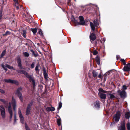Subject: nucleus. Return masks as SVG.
Segmentation results:
<instances>
[{
    "mask_svg": "<svg viewBox=\"0 0 130 130\" xmlns=\"http://www.w3.org/2000/svg\"><path fill=\"white\" fill-rule=\"evenodd\" d=\"M125 117L126 119H129L130 117V112L129 111L126 112L125 114Z\"/></svg>",
    "mask_w": 130,
    "mask_h": 130,
    "instance_id": "20",
    "label": "nucleus"
},
{
    "mask_svg": "<svg viewBox=\"0 0 130 130\" xmlns=\"http://www.w3.org/2000/svg\"><path fill=\"white\" fill-rule=\"evenodd\" d=\"M123 89L124 90H125L127 89V87L125 85H123Z\"/></svg>",
    "mask_w": 130,
    "mask_h": 130,
    "instance_id": "47",
    "label": "nucleus"
},
{
    "mask_svg": "<svg viewBox=\"0 0 130 130\" xmlns=\"http://www.w3.org/2000/svg\"><path fill=\"white\" fill-rule=\"evenodd\" d=\"M10 32L8 31H7L5 33V34H3V36H7L9 35H10Z\"/></svg>",
    "mask_w": 130,
    "mask_h": 130,
    "instance_id": "38",
    "label": "nucleus"
},
{
    "mask_svg": "<svg viewBox=\"0 0 130 130\" xmlns=\"http://www.w3.org/2000/svg\"><path fill=\"white\" fill-rule=\"evenodd\" d=\"M62 105V103L61 102H60L59 104L58 107L57 108L58 110H59L61 107Z\"/></svg>",
    "mask_w": 130,
    "mask_h": 130,
    "instance_id": "37",
    "label": "nucleus"
},
{
    "mask_svg": "<svg viewBox=\"0 0 130 130\" xmlns=\"http://www.w3.org/2000/svg\"><path fill=\"white\" fill-rule=\"evenodd\" d=\"M89 37L91 42L95 45H96L97 43L96 41V40L94 42L96 39V36L95 34L93 32L91 33Z\"/></svg>",
    "mask_w": 130,
    "mask_h": 130,
    "instance_id": "4",
    "label": "nucleus"
},
{
    "mask_svg": "<svg viewBox=\"0 0 130 130\" xmlns=\"http://www.w3.org/2000/svg\"><path fill=\"white\" fill-rule=\"evenodd\" d=\"M46 110L47 111H54L55 110V108L53 107H47L46 109Z\"/></svg>",
    "mask_w": 130,
    "mask_h": 130,
    "instance_id": "14",
    "label": "nucleus"
},
{
    "mask_svg": "<svg viewBox=\"0 0 130 130\" xmlns=\"http://www.w3.org/2000/svg\"><path fill=\"white\" fill-rule=\"evenodd\" d=\"M118 130H126L125 120L121 122L120 126H118Z\"/></svg>",
    "mask_w": 130,
    "mask_h": 130,
    "instance_id": "6",
    "label": "nucleus"
},
{
    "mask_svg": "<svg viewBox=\"0 0 130 130\" xmlns=\"http://www.w3.org/2000/svg\"><path fill=\"white\" fill-rule=\"evenodd\" d=\"M0 92H1V93L4 94L5 93V91L3 90H2L1 89H0Z\"/></svg>",
    "mask_w": 130,
    "mask_h": 130,
    "instance_id": "50",
    "label": "nucleus"
},
{
    "mask_svg": "<svg viewBox=\"0 0 130 130\" xmlns=\"http://www.w3.org/2000/svg\"><path fill=\"white\" fill-rule=\"evenodd\" d=\"M129 69L128 68L126 65V66H124L123 69L124 72H126L129 71Z\"/></svg>",
    "mask_w": 130,
    "mask_h": 130,
    "instance_id": "22",
    "label": "nucleus"
},
{
    "mask_svg": "<svg viewBox=\"0 0 130 130\" xmlns=\"http://www.w3.org/2000/svg\"><path fill=\"white\" fill-rule=\"evenodd\" d=\"M38 34L40 35V36L41 37H43V33L41 29H40L39 30V31L38 32Z\"/></svg>",
    "mask_w": 130,
    "mask_h": 130,
    "instance_id": "34",
    "label": "nucleus"
},
{
    "mask_svg": "<svg viewBox=\"0 0 130 130\" xmlns=\"http://www.w3.org/2000/svg\"><path fill=\"white\" fill-rule=\"evenodd\" d=\"M90 25L92 30L93 31H94L95 27L94 25L92 22H90Z\"/></svg>",
    "mask_w": 130,
    "mask_h": 130,
    "instance_id": "18",
    "label": "nucleus"
},
{
    "mask_svg": "<svg viewBox=\"0 0 130 130\" xmlns=\"http://www.w3.org/2000/svg\"><path fill=\"white\" fill-rule=\"evenodd\" d=\"M120 61L122 62L123 64L124 65H126L125 60L124 59H120Z\"/></svg>",
    "mask_w": 130,
    "mask_h": 130,
    "instance_id": "36",
    "label": "nucleus"
},
{
    "mask_svg": "<svg viewBox=\"0 0 130 130\" xmlns=\"http://www.w3.org/2000/svg\"><path fill=\"white\" fill-rule=\"evenodd\" d=\"M6 49L4 50L2 52V53L1 54L0 57V59L3 57V56L5 55L6 54Z\"/></svg>",
    "mask_w": 130,
    "mask_h": 130,
    "instance_id": "23",
    "label": "nucleus"
},
{
    "mask_svg": "<svg viewBox=\"0 0 130 130\" xmlns=\"http://www.w3.org/2000/svg\"><path fill=\"white\" fill-rule=\"evenodd\" d=\"M22 89L21 87H20L17 88L15 93V94L19 98L21 101L23 102V97L22 93L20 92Z\"/></svg>",
    "mask_w": 130,
    "mask_h": 130,
    "instance_id": "2",
    "label": "nucleus"
},
{
    "mask_svg": "<svg viewBox=\"0 0 130 130\" xmlns=\"http://www.w3.org/2000/svg\"><path fill=\"white\" fill-rule=\"evenodd\" d=\"M97 41L99 42H101V43H102V41H101V40H100V39H97Z\"/></svg>",
    "mask_w": 130,
    "mask_h": 130,
    "instance_id": "57",
    "label": "nucleus"
},
{
    "mask_svg": "<svg viewBox=\"0 0 130 130\" xmlns=\"http://www.w3.org/2000/svg\"><path fill=\"white\" fill-rule=\"evenodd\" d=\"M0 101L3 102L4 104L7 106L8 105V102L7 101L5 100L4 99H0Z\"/></svg>",
    "mask_w": 130,
    "mask_h": 130,
    "instance_id": "26",
    "label": "nucleus"
},
{
    "mask_svg": "<svg viewBox=\"0 0 130 130\" xmlns=\"http://www.w3.org/2000/svg\"><path fill=\"white\" fill-rule=\"evenodd\" d=\"M26 30H24L22 31V35L24 38H26Z\"/></svg>",
    "mask_w": 130,
    "mask_h": 130,
    "instance_id": "35",
    "label": "nucleus"
},
{
    "mask_svg": "<svg viewBox=\"0 0 130 130\" xmlns=\"http://www.w3.org/2000/svg\"><path fill=\"white\" fill-rule=\"evenodd\" d=\"M18 114L19 115V117L20 118V120L21 122H23L24 118L23 116L22 115L21 110L19 109L18 110Z\"/></svg>",
    "mask_w": 130,
    "mask_h": 130,
    "instance_id": "9",
    "label": "nucleus"
},
{
    "mask_svg": "<svg viewBox=\"0 0 130 130\" xmlns=\"http://www.w3.org/2000/svg\"><path fill=\"white\" fill-rule=\"evenodd\" d=\"M110 72H107V73H106L107 74H108V75H109V74H110Z\"/></svg>",
    "mask_w": 130,
    "mask_h": 130,
    "instance_id": "62",
    "label": "nucleus"
},
{
    "mask_svg": "<svg viewBox=\"0 0 130 130\" xmlns=\"http://www.w3.org/2000/svg\"><path fill=\"white\" fill-rule=\"evenodd\" d=\"M17 120V118L16 114L15 113L14 115V123H15L16 121Z\"/></svg>",
    "mask_w": 130,
    "mask_h": 130,
    "instance_id": "48",
    "label": "nucleus"
},
{
    "mask_svg": "<svg viewBox=\"0 0 130 130\" xmlns=\"http://www.w3.org/2000/svg\"><path fill=\"white\" fill-rule=\"evenodd\" d=\"M92 73L93 74V76L94 77H95L97 76L98 73L96 72L95 70H93L92 71Z\"/></svg>",
    "mask_w": 130,
    "mask_h": 130,
    "instance_id": "29",
    "label": "nucleus"
},
{
    "mask_svg": "<svg viewBox=\"0 0 130 130\" xmlns=\"http://www.w3.org/2000/svg\"><path fill=\"white\" fill-rule=\"evenodd\" d=\"M120 94V96L121 98H125L126 97V93L124 90H122Z\"/></svg>",
    "mask_w": 130,
    "mask_h": 130,
    "instance_id": "11",
    "label": "nucleus"
},
{
    "mask_svg": "<svg viewBox=\"0 0 130 130\" xmlns=\"http://www.w3.org/2000/svg\"><path fill=\"white\" fill-rule=\"evenodd\" d=\"M40 64L38 63L37 64L35 70L37 72V71L39 72V71H40L39 69L38 68L40 66Z\"/></svg>",
    "mask_w": 130,
    "mask_h": 130,
    "instance_id": "31",
    "label": "nucleus"
},
{
    "mask_svg": "<svg viewBox=\"0 0 130 130\" xmlns=\"http://www.w3.org/2000/svg\"><path fill=\"white\" fill-rule=\"evenodd\" d=\"M126 65L128 67V68L129 69V70L130 71V63H128Z\"/></svg>",
    "mask_w": 130,
    "mask_h": 130,
    "instance_id": "51",
    "label": "nucleus"
},
{
    "mask_svg": "<svg viewBox=\"0 0 130 130\" xmlns=\"http://www.w3.org/2000/svg\"><path fill=\"white\" fill-rule=\"evenodd\" d=\"M98 77L100 78H102V76L101 74H100L98 75Z\"/></svg>",
    "mask_w": 130,
    "mask_h": 130,
    "instance_id": "55",
    "label": "nucleus"
},
{
    "mask_svg": "<svg viewBox=\"0 0 130 130\" xmlns=\"http://www.w3.org/2000/svg\"><path fill=\"white\" fill-rule=\"evenodd\" d=\"M98 94L101 99H106V95L105 94L101 93H99Z\"/></svg>",
    "mask_w": 130,
    "mask_h": 130,
    "instance_id": "10",
    "label": "nucleus"
},
{
    "mask_svg": "<svg viewBox=\"0 0 130 130\" xmlns=\"http://www.w3.org/2000/svg\"><path fill=\"white\" fill-rule=\"evenodd\" d=\"M37 30V29L36 28H31L30 29V31H32L34 34H35L36 33Z\"/></svg>",
    "mask_w": 130,
    "mask_h": 130,
    "instance_id": "27",
    "label": "nucleus"
},
{
    "mask_svg": "<svg viewBox=\"0 0 130 130\" xmlns=\"http://www.w3.org/2000/svg\"><path fill=\"white\" fill-rule=\"evenodd\" d=\"M24 44L26 45H27L28 46H29V44L27 43H24Z\"/></svg>",
    "mask_w": 130,
    "mask_h": 130,
    "instance_id": "59",
    "label": "nucleus"
},
{
    "mask_svg": "<svg viewBox=\"0 0 130 130\" xmlns=\"http://www.w3.org/2000/svg\"><path fill=\"white\" fill-rule=\"evenodd\" d=\"M35 62H33L31 65V68L32 69L35 67Z\"/></svg>",
    "mask_w": 130,
    "mask_h": 130,
    "instance_id": "44",
    "label": "nucleus"
},
{
    "mask_svg": "<svg viewBox=\"0 0 130 130\" xmlns=\"http://www.w3.org/2000/svg\"><path fill=\"white\" fill-rule=\"evenodd\" d=\"M79 19L80 20V21L83 20H84V17L82 16H79Z\"/></svg>",
    "mask_w": 130,
    "mask_h": 130,
    "instance_id": "43",
    "label": "nucleus"
},
{
    "mask_svg": "<svg viewBox=\"0 0 130 130\" xmlns=\"http://www.w3.org/2000/svg\"><path fill=\"white\" fill-rule=\"evenodd\" d=\"M23 55L25 57H28L29 56V54L26 52H24L23 53Z\"/></svg>",
    "mask_w": 130,
    "mask_h": 130,
    "instance_id": "32",
    "label": "nucleus"
},
{
    "mask_svg": "<svg viewBox=\"0 0 130 130\" xmlns=\"http://www.w3.org/2000/svg\"><path fill=\"white\" fill-rule=\"evenodd\" d=\"M14 2L15 3V4L18 5V0H13Z\"/></svg>",
    "mask_w": 130,
    "mask_h": 130,
    "instance_id": "49",
    "label": "nucleus"
},
{
    "mask_svg": "<svg viewBox=\"0 0 130 130\" xmlns=\"http://www.w3.org/2000/svg\"><path fill=\"white\" fill-rule=\"evenodd\" d=\"M95 60L96 61L97 64L99 65L100 64V58L98 55L97 56L95 59Z\"/></svg>",
    "mask_w": 130,
    "mask_h": 130,
    "instance_id": "15",
    "label": "nucleus"
},
{
    "mask_svg": "<svg viewBox=\"0 0 130 130\" xmlns=\"http://www.w3.org/2000/svg\"><path fill=\"white\" fill-rule=\"evenodd\" d=\"M98 53V52L96 50H95L93 51V54L94 55H96Z\"/></svg>",
    "mask_w": 130,
    "mask_h": 130,
    "instance_id": "42",
    "label": "nucleus"
},
{
    "mask_svg": "<svg viewBox=\"0 0 130 130\" xmlns=\"http://www.w3.org/2000/svg\"><path fill=\"white\" fill-rule=\"evenodd\" d=\"M30 51L31 52L32 54V56H34L35 57H36L39 56V54L37 51L35 52L33 50H31Z\"/></svg>",
    "mask_w": 130,
    "mask_h": 130,
    "instance_id": "12",
    "label": "nucleus"
},
{
    "mask_svg": "<svg viewBox=\"0 0 130 130\" xmlns=\"http://www.w3.org/2000/svg\"><path fill=\"white\" fill-rule=\"evenodd\" d=\"M4 81L6 83L14 84L18 85H19V82L17 80H12L11 79H4Z\"/></svg>",
    "mask_w": 130,
    "mask_h": 130,
    "instance_id": "5",
    "label": "nucleus"
},
{
    "mask_svg": "<svg viewBox=\"0 0 130 130\" xmlns=\"http://www.w3.org/2000/svg\"><path fill=\"white\" fill-rule=\"evenodd\" d=\"M121 116V113L119 110L117 111L113 116V119H114L115 122H119Z\"/></svg>",
    "mask_w": 130,
    "mask_h": 130,
    "instance_id": "3",
    "label": "nucleus"
},
{
    "mask_svg": "<svg viewBox=\"0 0 130 130\" xmlns=\"http://www.w3.org/2000/svg\"><path fill=\"white\" fill-rule=\"evenodd\" d=\"M94 105L95 107L97 108H99L100 107V104L99 102L96 101L94 102Z\"/></svg>",
    "mask_w": 130,
    "mask_h": 130,
    "instance_id": "16",
    "label": "nucleus"
},
{
    "mask_svg": "<svg viewBox=\"0 0 130 130\" xmlns=\"http://www.w3.org/2000/svg\"><path fill=\"white\" fill-rule=\"evenodd\" d=\"M13 115H10V119H11L12 118Z\"/></svg>",
    "mask_w": 130,
    "mask_h": 130,
    "instance_id": "58",
    "label": "nucleus"
},
{
    "mask_svg": "<svg viewBox=\"0 0 130 130\" xmlns=\"http://www.w3.org/2000/svg\"><path fill=\"white\" fill-rule=\"evenodd\" d=\"M12 15L13 16H15L14 14H13Z\"/></svg>",
    "mask_w": 130,
    "mask_h": 130,
    "instance_id": "64",
    "label": "nucleus"
},
{
    "mask_svg": "<svg viewBox=\"0 0 130 130\" xmlns=\"http://www.w3.org/2000/svg\"><path fill=\"white\" fill-rule=\"evenodd\" d=\"M98 90L99 91V93H101V92H103L104 93H106L107 91L105 90H103L102 88H100L98 89Z\"/></svg>",
    "mask_w": 130,
    "mask_h": 130,
    "instance_id": "33",
    "label": "nucleus"
},
{
    "mask_svg": "<svg viewBox=\"0 0 130 130\" xmlns=\"http://www.w3.org/2000/svg\"><path fill=\"white\" fill-rule=\"evenodd\" d=\"M12 109H11V105H9L8 108V110Z\"/></svg>",
    "mask_w": 130,
    "mask_h": 130,
    "instance_id": "53",
    "label": "nucleus"
},
{
    "mask_svg": "<svg viewBox=\"0 0 130 130\" xmlns=\"http://www.w3.org/2000/svg\"><path fill=\"white\" fill-rule=\"evenodd\" d=\"M9 105H11L10 102H9Z\"/></svg>",
    "mask_w": 130,
    "mask_h": 130,
    "instance_id": "63",
    "label": "nucleus"
},
{
    "mask_svg": "<svg viewBox=\"0 0 130 130\" xmlns=\"http://www.w3.org/2000/svg\"><path fill=\"white\" fill-rule=\"evenodd\" d=\"M25 126L26 130H30L29 128L26 123H25Z\"/></svg>",
    "mask_w": 130,
    "mask_h": 130,
    "instance_id": "40",
    "label": "nucleus"
},
{
    "mask_svg": "<svg viewBox=\"0 0 130 130\" xmlns=\"http://www.w3.org/2000/svg\"><path fill=\"white\" fill-rule=\"evenodd\" d=\"M6 67L10 69H13L14 70H15V69H14L12 66H11L10 65L7 64H5Z\"/></svg>",
    "mask_w": 130,
    "mask_h": 130,
    "instance_id": "24",
    "label": "nucleus"
},
{
    "mask_svg": "<svg viewBox=\"0 0 130 130\" xmlns=\"http://www.w3.org/2000/svg\"><path fill=\"white\" fill-rule=\"evenodd\" d=\"M74 23L75 24L77 25H85V21L84 20L80 21L79 22H77L76 20H75Z\"/></svg>",
    "mask_w": 130,
    "mask_h": 130,
    "instance_id": "8",
    "label": "nucleus"
},
{
    "mask_svg": "<svg viewBox=\"0 0 130 130\" xmlns=\"http://www.w3.org/2000/svg\"><path fill=\"white\" fill-rule=\"evenodd\" d=\"M127 127V130H130V123H128L126 124Z\"/></svg>",
    "mask_w": 130,
    "mask_h": 130,
    "instance_id": "39",
    "label": "nucleus"
},
{
    "mask_svg": "<svg viewBox=\"0 0 130 130\" xmlns=\"http://www.w3.org/2000/svg\"><path fill=\"white\" fill-rule=\"evenodd\" d=\"M115 124V122H113V123H112L110 125H112L113 124Z\"/></svg>",
    "mask_w": 130,
    "mask_h": 130,
    "instance_id": "60",
    "label": "nucleus"
},
{
    "mask_svg": "<svg viewBox=\"0 0 130 130\" xmlns=\"http://www.w3.org/2000/svg\"><path fill=\"white\" fill-rule=\"evenodd\" d=\"M34 102L33 100L31 101L30 103L28 104L27 108L31 109V107L33 105Z\"/></svg>",
    "mask_w": 130,
    "mask_h": 130,
    "instance_id": "17",
    "label": "nucleus"
},
{
    "mask_svg": "<svg viewBox=\"0 0 130 130\" xmlns=\"http://www.w3.org/2000/svg\"><path fill=\"white\" fill-rule=\"evenodd\" d=\"M0 110L2 118H5L6 117L5 109V108L2 105L0 106Z\"/></svg>",
    "mask_w": 130,
    "mask_h": 130,
    "instance_id": "7",
    "label": "nucleus"
},
{
    "mask_svg": "<svg viewBox=\"0 0 130 130\" xmlns=\"http://www.w3.org/2000/svg\"><path fill=\"white\" fill-rule=\"evenodd\" d=\"M94 24V25L95 27H98L99 25L98 19H95L93 21Z\"/></svg>",
    "mask_w": 130,
    "mask_h": 130,
    "instance_id": "21",
    "label": "nucleus"
},
{
    "mask_svg": "<svg viewBox=\"0 0 130 130\" xmlns=\"http://www.w3.org/2000/svg\"><path fill=\"white\" fill-rule=\"evenodd\" d=\"M17 63L18 64V66L20 70H17V72L21 74H24L25 76L29 79L30 82H32L33 88L35 89V88L36 85H35V80L34 77L31 75H29V74L24 70H22L21 69H25V68H23L22 64V61L21 58L19 55H18L16 58Z\"/></svg>",
    "mask_w": 130,
    "mask_h": 130,
    "instance_id": "1",
    "label": "nucleus"
},
{
    "mask_svg": "<svg viewBox=\"0 0 130 130\" xmlns=\"http://www.w3.org/2000/svg\"><path fill=\"white\" fill-rule=\"evenodd\" d=\"M120 57L119 55H117L116 56V58H117V60H118L119 59V58Z\"/></svg>",
    "mask_w": 130,
    "mask_h": 130,
    "instance_id": "56",
    "label": "nucleus"
},
{
    "mask_svg": "<svg viewBox=\"0 0 130 130\" xmlns=\"http://www.w3.org/2000/svg\"><path fill=\"white\" fill-rule=\"evenodd\" d=\"M57 124L58 126H60L61 125V120L60 117L57 119Z\"/></svg>",
    "mask_w": 130,
    "mask_h": 130,
    "instance_id": "25",
    "label": "nucleus"
},
{
    "mask_svg": "<svg viewBox=\"0 0 130 130\" xmlns=\"http://www.w3.org/2000/svg\"><path fill=\"white\" fill-rule=\"evenodd\" d=\"M31 109L28 108H26V115L27 116L29 115L30 111Z\"/></svg>",
    "mask_w": 130,
    "mask_h": 130,
    "instance_id": "30",
    "label": "nucleus"
},
{
    "mask_svg": "<svg viewBox=\"0 0 130 130\" xmlns=\"http://www.w3.org/2000/svg\"><path fill=\"white\" fill-rule=\"evenodd\" d=\"M13 106V110L14 111H15V108H16V105L13 106Z\"/></svg>",
    "mask_w": 130,
    "mask_h": 130,
    "instance_id": "54",
    "label": "nucleus"
},
{
    "mask_svg": "<svg viewBox=\"0 0 130 130\" xmlns=\"http://www.w3.org/2000/svg\"><path fill=\"white\" fill-rule=\"evenodd\" d=\"M109 95H110V98L111 100H114L116 98V97L113 94L110 93Z\"/></svg>",
    "mask_w": 130,
    "mask_h": 130,
    "instance_id": "28",
    "label": "nucleus"
},
{
    "mask_svg": "<svg viewBox=\"0 0 130 130\" xmlns=\"http://www.w3.org/2000/svg\"><path fill=\"white\" fill-rule=\"evenodd\" d=\"M1 67L4 69L6 71H7V69L5 68V66L3 64H2L1 65Z\"/></svg>",
    "mask_w": 130,
    "mask_h": 130,
    "instance_id": "45",
    "label": "nucleus"
},
{
    "mask_svg": "<svg viewBox=\"0 0 130 130\" xmlns=\"http://www.w3.org/2000/svg\"><path fill=\"white\" fill-rule=\"evenodd\" d=\"M43 70L44 78L46 79L48 77V75L47 73L46 72V69L44 67L43 68Z\"/></svg>",
    "mask_w": 130,
    "mask_h": 130,
    "instance_id": "13",
    "label": "nucleus"
},
{
    "mask_svg": "<svg viewBox=\"0 0 130 130\" xmlns=\"http://www.w3.org/2000/svg\"><path fill=\"white\" fill-rule=\"evenodd\" d=\"M11 103L12 106L16 105V100L14 98L13 96L12 98Z\"/></svg>",
    "mask_w": 130,
    "mask_h": 130,
    "instance_id": "19",
    "label": "nucleus"
},
{
    "mask_svg": "<svg viewBox=\"0 0 130 130\" xmlns=\"http://www.w3.org/2000/svg\"><path fill=\"white\" fill-rule=\"evenodd\" d=\"M9 112L10 115H13L12 111V109L8 110Z\"/></svg>",
    "mask_w": 130,
    "mask_h": 130,
    "instance_id": "46",
    "label": "nucleus"
},
{
    "mask_svg": "<svg viewBox=\"0 0 130 130\" xmlns=\"http://www.w3.org/2000/svg\"><path fill=\"white\" fill-rule=\"evenodd\" d=\"M16 8L17 10L19 9V7L18 6H16Z\"/></svg>",
    "mask_w": 130,
    "mask_h": 130,
    "instance_id": "61",
    "label": "nucleus"
},
{
    "mask_svg": "<svg viewBox=\"0 0 130 130\" xmlns=\"http://www.w3.org/2000/svg\"><path fill=\"white\" fill-rule=\"evenodd\" d=\"M26 21L29 23H31L32 22V20L30 18H28L26 19Z\"/></svg>",
    "mask_w": 130,
    "mask_h": 130,
    "instance_id": "41",
    "label": "nucleus"
},
{
    "mask_svg": "<svg viewBox=\"0 0 130 130\" xmlns=\"http://www.w3.org/2000/svg\"><path fill=\"white\" fill-rule=\"evenodd\" d=\"M2 11H0V18H2L3 14H2Z\"/></svg>",
    "mask_w": 130,
    "mask_h": 130,
    "instance_id": "52",
    "label": "nucleus"
}]
</instances>
